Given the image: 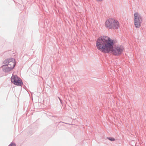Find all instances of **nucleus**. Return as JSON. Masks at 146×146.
I'll return each instance as SVG.
<instances>
[{
  "instance_id": "obj_4",
  "label": "nucleus",
  "mask_w": 146,
  "mask_h": 146,
  "mask_svg": "<svg viewBox=\"0 0 146 146\" xmlns=\"http://www.w3.org/2000/svg\"><path fill=\"white\" fill-rule=\"evenodd\" d=\"M11 82L16 86H21L23 85L22 80L17 75H13L11 78Z\"/></svg>"
},
{
  "instance_id": "obj_2",
  "label": "nucleus",
  "mask_w": 146,
  "mask_h": 146,
  "mask_svg": "<svg viewBox=\"0 0 146 146\" xmlns=\"http://www.w3.org/2000/svg\"><path fill=\"white\" fill-rule=\"evenodd\" d=\"M105 26L109 29H117L119 27V22L112 19H107L106 21Z\"/></svg>"
},
{
  "instance_id": "obj_12",
  "label": "nucleus",
  "mask_w": 146,
  "mask_h": 146,
  "mask_svg": "<svg viewBox=\"0 0 146 146\" xmlns=\"http://www.w3.org/2000/svg\"><path fill=\"white\" fill-rule=\"evenodd\" d=\"M97 1L100 2L103 1V0H96Z\"/></svg>"
},
{
  "instance_id": "obj_9",
  "label": "nucleus",
  "mask_w": 146,
  "mask_h": 146,
  "mask_svg": "<svg viewBox=\"0 0 146 146\" xmlns=\"http://www.w3.org/2000/svg\"><path fill=\"white\" fill-rule=\"evenodd\" d=\"M8 146H16V145L15 143L12 142Z\"/></svg>"
},
{
  "instance_id": "obj_10",
  "label": "nucleus",
  "mask_w": 146,
  "mask_h": 146,
  "mask_svg": "<svg viewBox=\"0 0 146 146\" xmlns=\"http://www.w3.org/2000/svg\"><path fill=\"white\" fill-rule=\"evenodd\" d=\"M6 59L3 61V63L5 64V65L7 64V63H8V61Z\"/></svg>"
},
{
  "instance_id": "obj_8",
  "label": "nucleus",
  "mask_w": 146,
  "mask_h": 146,
  "mask_svg": "<svg viewBox=\"0 0 146 146\" xmlns=\"http://www.w3.org/2000/svg\"><path fill=\"white\" fill-rule=\"evenodd\" d=\"M107 138L109 140L111 141H113L115 140V139L113 137H107Z\"/></svg>"
},
{
  "instance_id": "obj_1",
  "label": "nucleus",
  "mask_w": 146,
  "mask_h": 146,
  "mask_svg": "<svg viewBox=\"0 0 146 146\" xmlns=\"http://www.w3.org/2000/svg\"><path fill=\"white\" fill-rule=\"evenodd\" d=\"M96 44L97 49L102 52L109 53L111 52L115 56H120L124 49L122 45H114L115 42L114 40L106 36H101L98 37Z\"/></svg>"
},
{
  "instance_id": "obj_5",
  "label": "nucleus",
  "mask_w": 146,
  "mask_h": 146,
  "mask_svg": "<svg viewBox=\"0 0 146 146\" xmlns=\"http://www.w3.org/2000/svg\"><path fill=\"white\" fill-rule=\"evenodd\" d=\"M7 65V64H5L2 66L3 71L5 73L9 72L13 69V68H11V67Z\"/></svg>"
},
{
  "instance_id": "obj_11",
  "label": "nucleus",
  "mask_w": 146,
  "mask_h": 146,
  "mask_svg": "<svg viewBox=\"0 0 146 146\" xmlns=\"http://www.w3.org/2000/svg\"><path fill=\"white\" fill-rule=\"evenodd\" d=\"M58 98L59 99V100H60V102L62 103V100L60 98V97H58Z\"/></svg>"
},
{
  "instance_id": "obj_7",
  "label": "nucleus",
  "mask_w": 146,
  "mask_h": 146,
  "mask_svg": "<svg viewBox=\"0 0 146 146\" xmlns=\"http://www.w3.org/2000/svg\"><path fill=\"white\" fill-rule=\"evenodd\" d=\"M7 61H8V63H10L11 62H12L13 61H14V59H13V58H7Z\"/></svg>"
},
{
  "instance_id": "obj_13",
  "label": "nucleus",
  "mask_w": 146,
  "mask_h": 146,
  "mask_svg": "<svg viewBox=\"0 0 146 146\" xmlns=\"http://www.w3.org/2000/svg\"><path fill=\"white\" fill-rule=\"evenodd\" d=\"M59 123H64V122H62V121H60ZM65 123V124H67V123Z\"/></svg>"
},
{
  "instance_id": "obj_6",
  "label": "nucleus",
  "mask_w": 146,
  "mask_h": 146,
  "mask_svg": "<svg viewBox=\"0 0 146 146\" xmlns=\"http://www.w3.org/2000/svg\"><path fill=\"white\" fill-rule=\"evenodd\" d=\"M13 61L11 62L10 63H7L8 66H9L11 67V68H13L15 66L16 64V62L15 59H14Z\"/></svg>"
},
{
  "instance_id": "obj_3",
  "label": "nucleus",
  "mask_w": 146,
  "mask_h": 146,
  "mask_svg": "<svg viewBox=\"0 0 146 146\" xmlns=\"http://www.w3.org/2000/svg\"><path fill=\"white\" fill-rule=\"evenodd\" d=\"M134 24L135 27L136 28H139L141 26L142 22V17L141 15L137 12L135 13L134 14Z\"/></svg>"
}]
</instances>
